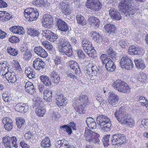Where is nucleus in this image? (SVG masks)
Returning a JSON list of instances; mask_svg holds the SVG:
<instances>
[{"mask_svg":"<svg viewBox=\"0 0 148 148\" xmlns=\"http://www.w3.org/2000/svg\"><path fill=\"white\" fill-rule=\"evenodd\" d=\"M118 6L119 10L127 16L134 14L135 12L133 5L134 0H120Z\"/></svg>","mask_w":148,"mask_h":148,"instance_id":"1","label":"nucleus"},{"mask_svg":"<svg viewBox=\"0 0 148 148\" xmlns=\"http://www.w3.org/2000/svg\"><path fill=\"white\" fill-rule=\"evenodd\" d=\"M58 42V49L60 54L71 57L73 55V51L71 45L67 40L64 37H61Z\"/></svg>","mask_w":148,"mask_h":148,"instance_id":"2","label":"nucleus"},{"mask_svg":"<svg viewBox=\"0 0 148 148\" xmlns=\"http://www.w3.org/2000/svg\"><path fill=\"white\" fill-rule=\"evenodd\" d=\"M107 3L106 5L107 7L106 10L109 12V14L112 19L116 20H119L121 18L120 13L114 8V6L117 4L115 0H106Z\"/></svg>","mask_w":148,"mask_h":148,"instance_id":"3","label":"nucleus"},{"mask_svg":"<svg viewBox=\"0 0 148 148\" xmlns=\"http://www.w3.org/2000/svg\"><path fill=\"white\" fill-rule=\"evenodd\" d=\"M97 122L103 131L107 132L110 130L112 125L111 121L107 116L102 115L98 116Z\"/></svg>","mask_w":148,"mask_h":148,"instance_id":"4","label":"nucleus"},{"mask_svg":"<svg viewBox=\"0 0 148 148\" xmlns=\"http://www.w3.org/2000/svg\"><path fill=\"white\" fill-rule=\"evenodd\" d=\"M84 136L85 137V139L87 141L97 144L99 143V134H96L89 129H85Z\"/></svg>","mask_w":148,"mask_h":148,"instance_id":"5","label":"nucleus"},{"mask_svg":"<svg viewBox=\"0 0 148 148\" xmlns=\"http://www.w3.org/2000/svg\"><path fill=\"white\" fill-rule=\"evenodd\" d=\"M100 59L102 63L105 64L106 68L108 71L112 72L115 70V66L113 62L107 56V54H104L101 55Z\"/></svg>","mask_w":148,"mask_h":148,"instance_id":"6","label":"nucleus"},{"mask_svg":"<svg viewBox=\"0 0 148 148\" xmlns=\"http://www.w3.org/2000/svg\"><path fill=\"white\" fill-rule=\"evenodd\" d=\"M24 15L27 20L32 21L36 20L38 17L39 12L36 9L29 8L25 10Z\"/></svg>","mask_w":148,"mask_h":148,"instance_id":"7","label":"nucleus"},{"mask_svg":"<svg viewBox=\"0 0 148 148\" xmlns=\"http://www.w3.org/2000/svg\"><path fill=\"white\" fill-rule=\"evenodd\" d=\"M39 94H37L33 99V100L35 101L37 104H39V105L36 108V112L38 116L40 117L43 116L46 112V109L44 106H43V102L42 101Z\"/></svg>","mask_w":148,"mask_h":148,"instance_id":"8","label":"nucleus"},{"mask_svg":"<svg viewBox=\"0 0 148 148\" xmlns=\"http://www.w3.org/2000/svg\"><path fill=\"white\" fill-rule=\"evenodd\" d=\"M89 65H90V64L87 66L84 71V73L87 76H88L90 78L97 76L99 73L100 67L96 65L92 66V67H89Z\"/></svg>","mask_w":148,"mask_h":148,"instance_id":"9","label":"nucleus"},{"mask_svg":"<svg viewBox=\"0 0 148 148\" xmlns=\"http://www.w3.org/2000/svg\"><path fill=\"white\" fill-rule=\"evenodd\" d=\"M86 6L92 10L98 11L101 9L102 4L98 0H87Z\"/></svg>","mask_w":148,"mask_h":148,"instance_id":"10","label":"nucleus"},{"mask_svg":"<svg viewBox=\"0 0 148 148\" xmlns=\"http://www.w3.org/2000/svg\"><path fill=\"white\" fill-rule=\"evenodd\" d=\"M111 139L112 144L117 146L121 145L126 141L125 137L123 135L119 134L113 135Z\"/></svg>","mask_w":148,"mask_h":148,"instance_id":"11","label":"nucleus"},{"mask_svg":"<svg viewBox=\"0 0 148 148\" xmlns=\"http://www.w3.org/2000/svg\"><path fill=\"white\" fill-rule=\"evenodd\" d=\"M74 105L78 104L84 106H86L89 103L88 99L87 97L85 95L78 96L75 98L73 100V103Z\"/></svg>","mask_w":148,"mask_h":148,"instance_id":"12","label":"nucleus"},{"mask_svg":"<svg viewBox=\"0 0 148 148\" xmlns=\"http://www.w3.org/2000/svg\"><path fill=\"white\" fill-rule=\"evenodd\" d=\"M120 64L122 68L127 69H131L133 65L130 58L127 56L123 57L121 59Z\"/></svg>","mask_w":148,"mask_h":148,"instance_id":"13","label":"nucleus"},{"mask_svg":"<svg viewBox=\"0 0 148 148\" xmlns=\"http://www.w3.org/2000/svg\"><path fill=\"white\" fill-rule=\"evenodd\" d=\"M42 25L45 28H50L53 24L52 16L49 14H44L42 19Z\"/></svg>","mask_w":148,"mask_h":148,"instance_id":"14","label":"nucleus"},{"mask_svg":"<svg viewBox=\"0 0 148 148\" xmlns=\"http://www.w3.org/2000/svg\"><path fill=\"white\" fill-rule=\"evenodd\" d=\"M125 111L124 107H121L119 109H117L114 113L115 117L119 123L125 117L126 114Z\"/></svg>","mask_w":148,"mask_h":148,"instance_id":"15","label":"nucleus"},{"mask_svg":"<svg viewBox=\"0 0 148 148\" xmlns=\"http://www.w3.org/2000/svg\"><path fill=\"white\" fill-rule=\"evenodd\" d=\"M108 94L109 104L112 106L114 105L119 101V96L113 91H110L108 92Z\"/></svg>","mask_w":148,"mask_h":148,"instance_id":"16","label":"nucleus"},{"mask_svg":"<svg viewBox=\"0 0 148 148\" xmlns=\"http://www.w3.org/2000/svg\"><path fill=\"white\" fill-rule=\"evenodd\" d=\"M120 123L126 125L128 126L132 127L134 126L135 122L129 114H127L125 115V117Z\"/></svg>","mask_w":148,"mask_h":148,"instance_id":"17","label":"nucleus"},{"mask_svg":"<svg viewBox=\"0 0 148 148\" xmlns=\"http://www.w3.org/2000/svg\"><path fill=\"white\" fill-rule=\"evenodd\" d=\"M33 64L34 68L38 70L44 68L45 65V62L41 59L38 58L35 59Z\"/></svg>","mask_w":148,"mask_h":148,"instance_id":"18","label":"nucleus"},{"mask_svg":"<svg viewBox=\"0 0 148 148\" xmlns=\"http://www.w3.org/2000/svg\"><path fill=\"white\" fill-rule=\"evenodd\" d=\"M34 51L38 56L42 58H45L48 56L47 52L40 46L35 47L34 49Z\"/></svg>","mask_w":148,"mask_h":148,"instance_id":"19","label":"nucleus"},{"mask_svg":"<svg viewBox=\"0 0 148 148\" xmlns=\"http://www.w3.org/2000/svg\"><path fill=\"white\" fill-rule=\"evenodd\" d=\"M66 99L62 94L58 93L56 98V105L60 108L64 104H65L66 103Z\"/></svg>","mask_w":148,"mask_h":148,"instance_id":"20","label":"nucleus"},{"mask_svg":"<svg viewBox=\"0 0 148 148\" xmlns=\"http://www.w3.org/2000/svg\"><path fill=\"white\" fill-rule=\"evenodd\" d=\"M57 25L59 30L66 32L69 30V27L66 23L61 19H59L57 21Z\"/></svg>","mask_w":148,"mask_h":148,"instance_id":"21","label":"nucleus"},{"mask_svg":"<svg viewBox=\"0 0 148 148\" xmlns=\"http://www.w3.org/2000/svg\"><path fill=\"white\" fill-rule=\"evenodd\" d=\"M68 63L70 68L73 70L76 74H78L80 73L78 64L76 62L71 60H69Z\"/></svg>","mask_w":148,"mask_h":148,"instance_id":"22","label":"nucleus"},{"mask_svg":"<svg viewBox=\"0 0 148 148\" xmlns=\"http://www.w3.org/2000/svg\"><path fill=\"white\" fill-rule=\"evenodd\" d=\"M29 107L27 104H17L15 107V110L17 111L22 112L23 111L24 112H26L28 110Z\"/></svg>","mask_w":148,"mask_h":148,"instance_id":"23","label":"nucleus"},{"mask_svg":"<svg viewBox=\"0 0 148 148\" xmlns=\"http://www.w3.org/2000/svg\"><path fill=\"white\" fill-rule=\"evenodd\" d=\"M8 62L7 61L0 64V74L4 76L8 73Z\"/></svg>","mask_w":148,"mask_h":148,"instance_id":"24","label":"nucleus"},{"mask_svg":"<svg viewBox=\"0 0 148 148\" xmlns=\"http://www.w3.org/2000/svg\"><path fill=\"white\" fill-rule=\"evenodd\" d=\"M5 75L7 80L10 83H14L16 80V75L14 72H8Z\"/></svg>","mask_w":148,"mask_h":148,"instance_id":"25","label":"nucleus"},{"mask_svg":"<svg viewBox=\"0 0 148 148\" xmlns=\"http://www.w3.org/2000/svg\"><path fill=\"white\" fill-rule=\"evenodd\" d=\"M10 29L13 33L18 34H23L25 32L23 28L19 26H12Z\"/></svg>","mask_w":148,"mask_h":148,"instance_id":"26","label":"nucleus"},{"mask_svg":"<svg viewBox=\"0 0 148 148\" xmlns=\"http://www.w3.org/2000/svg\"><path fill=\"white\" fill-rule=\"evenodd\" d=\"M90 24L95 28L98 27L100 24V21L99 19L97 17L91 16L89 18Z\"/></svg>","mask_w":148,"mask_h":148,"instance_id":"27","label":"nucleus"},{"mask_svg":"<svg viewBox=\"0 0 148 148\" xmlns=\"http://www.w3.org/2000/svg\"><path fill=\"white\" fill-rule=\"evenodd\" d=\"M69 142L67 140L63 139L58 141L56 144L57 148H67L69 145Z\"/></svg>","mask_w":148,"mask_h":148,"instance_id":"28","label":"nucleus"},{"mask_svg":"<svg viewBox=\"0 0 148 148\" xmlns=\"http://www.w3.org/2000/svg\"><path fill=\"white\" fill-rule=\"evenodd\" d=\"M86 122L88 126L90 129H95L96 128L97 125L95 119L90 117L87 118Z\"/></svg>","mask_w":148,"mask_h":148,"instance_id":"29","label":"nucleus"},{"mask_svg":"<svg viewBox=\"0 0 148 148\" xmlns=\"http://www.w3.org/2000/svg\"><path fill=\"white\" fill-rule=\"evenodd\" d=\"M40 79L42 83L46 86L50 87L51 85V80L49 77L46 75L40 76Z\"/></svg>","mask_w":148,"mask_h":148,"instance_id":"30","label":"nucleus"},{"mask_svg":"<svg viewBox=\"0 0 148 148\" xmlns=\"http://www.w3.org/2000/svg\"><path fill=\"white\" fill-rule=\"evenodd\" d=\"M125 82L120 79H118L114 81L112 86L114 89L119 91L121 88L123 86Z\"/></svg>","mask_w":148,"mask_h":148,"instance_id":"31","label":"nucleus"},{"mask_svg":"<svg viewBox=\"0 0 148 148\" xmlns=\"http://www.w3.org/2000/svg\"><path fill=\"white\" fill-rule=\"evenodd\" d=\"M135 65L136 68L141 69H143L146 67L144 60L141 59H135Z\"/></svg>","mask_w":148,"mask_h":148,"instance_id":"32","label":"nucleus"},{"mask_svg":"<svg viewBox=\"0 0 148 148\" xmlns=\"http://www.w3.org/2000/svg\"><path fill=\"white\" fill-rule=\"evenodd\" d=\"M51 77L53 82L55 83H58L60 80V77L57 72L53 71L51 74Z\"/></svg>","mask_w":148,"mask_h":148,"instance_id":"33","label":"nucleus"},{"mask_svg":"<svg viewBox=\"0 0 148 148\" xmlns=\"http://www.w3.org/2000/svg\"><path fill=\"white\" fill-rule=\"evenodd\" d=\"M82 44L84 51L88 49H90L91 47H92L90 42L87 38L83 39Z\"/></svg>","mask_w":148,"mask_h":148,"instance_id":"34","label":"nucleus"},{"mask_svg":"<svg viewBox=\"0 0 148 148\" xmlns=\"http://www.w3.org/2000/svg\"><path fill=\"white\" fill-rule=\"evenodd\" d=\"M27 33L28 35L31 36H38L40 32L38 29L33 28H29L27 30Z\"/></svg>","mask_w":148,"mask_h":148,"instance_id":"35","label":"nucleus"},{"mask_svg":"<svg viewBox=\"0 0 148 148\" xmlns=\"http://www.w3.org/2000/svg\"><path fill=\"white\" fill-rule=\"evenodd\" d=\"M3 143L4 144L6 148H11L13 146L10 138L8 136L4 137L3 138Z\"/></svg>","mask_w":148,"mask_h":148,"instance_id":"36","label":"nucleus"},{"mask_svg":"<svg viewBox=\"0 0 148 148\" xmlns=\"http://www.w3.org/2000/svg\"><path fill=\"white\" fill-rule=\"evenodd\" d=\"M11 17L9 14L6 12L0 11V20L7 21Z\"/></svg>","mask_w":148,"mask_h":148,"instance_id":"37","label":"nucleus"},{"mask_svg":"<svg viewBox=\"0 0 148 148\" xmlns=\"http://www.w3.org/2000/svg\"><path fill=\"white\" fill-rule=\"evenodd\" d=\"M77 22L81 26H84L87 24V21L84 17L81 15H78L76 16Z\"/></svg>","mask_w":148,"mask_h":148,"instance_id":"38","label":"nucleus"},{"mask_svg":"<svg viewBox=\"0 0 148 148\" xmlns=\"http://www.w3.org/2000/svg\"><path fill=\"white\" fill-rule=\"evenodd\" d=\"M93 48H94L92 47L90 49H86L84 51L90 57L95 58H96V53L95 50Z\"/></svg>","mask_w":148,"mask_h":148,"instance_id":"39","label":"nucleus"},{"mask_svg":"<svg viewBox=\"0 0 148 148\" xmlns=\"http://www.w3.org/2000/svg\"><path fill=\"white\" fill-rule=\"evenodd\" d=\"M44 99L46 101H49L52 97V92L49 89L45 90L44 92Z\"/></svg>","mask_w":148,"mask_h":148,"instance_id":"40","label":"nucleus"},{"mask_svg":"<svg viewBox=\"0 0 148 148\" xmlns=\"http://www.w3.org/2000/svg\"><path fill=\"white\" fill-rule=\"evenodd\" d=\"M105 31L108 33H113L115 32V27L114 25L110 24H108L104 26Z\"/></svg>","mask_w":148,"mask_h":148,"instance_id":"41","label":"nucleus"},{"mask_svg":"<svg viewBox=\"0 0 148 148\" xmlns=\"http://www.w3.org/2000/svg\"><path fill=\"white\" fill-rule=\"evenodd\" d=\"M73 106L77 113L81 114L85 112L84 108L83 106L78 105V104H75L74 105V103H73Z\"/></svg>","mask_w":148,"mask_h":148,"instance_id":"42","label":"nucleus"},{"mask_svg":"<svg viewBox=\"0 0 148 148\" xmlns=\"http://www.w3.org/2000/svg\"><path fill=\"white\" fill-rule=\"evenodd\" d=\"M130 89L128 84L125 82V84H123V86L119 90V92L125 93L129 92L130 91Z\"/></svg>","mask_w":148,"mask_h":148,"instance_id":"43","label":"nucleus"},{"mask_svg":"<svg viewBox=\"0 0 148 148\" xmlns=\"http://www.w3.org/2000/svg\"><path fill=\"white\" fill-rule=\"evenodd\" d=\"M41 145L42 147L44 148L49 147L51 145L50 140L48 137H46L43 140L41 143Z\"/></svg>","mask_w":148,"mask_h":148,"instance_id":"44","label":"nucleus"},{"mask_svg":"<svg viewBox=\"0 0 148 148\" xmlns=\"http://www.w3.org/2000/svg\"><path fill=\"white\" fill-rule=\"evenodd\" d=\"M49 3H45L42 0H34L32 2V4L36 6L41 7L46 6V5H48Z\"/></svg>","mask_w":148,"mask_h":148,"instance_id":"45","label":"nucleus"},{"mask_svg":"<svg viewBox=\"0 0 148 148\" xmlns=\"http://www.w3.org/2000/svg\"><path fill=\"white\" fill-rule=\"evenodd\" d=\"M16 121L17 126L19 129H21L23 126L25 122L24 119L21 117L17 118Z\"/></svg>","mask_w":148,"mask_h":148,"instance_id":"46","label":"nucleus"},{"mask_svg":"<svg viewBox=\"0 0 148 148\" xmlns=\"http://www.w3.org/2000/svg\"><path fill=\"white\" fill-rule=\"evenodd\" d=\"M94 97L101 105L103 102H104V97L103 96L100 95L97 92H96L94 94Z\"/></svg>","mask_w":148,"mask_h":148,"instance_id":"47","label":"nucleus"},{"mask_svg":"<svg viewBox=\"0 0 148 148\" xmlns=\"http://www.w3.org/2000/svg\"><path fill=\"white\" fill-rule=\"evenodd\" d=\"M7 51L10 55L13 56H15L18 53V51L17 49L12 48L11 47L8 48Z\"/></svg>","mask_w":148,"mask_h":148,"instance_id":"48","label":"nucleus"},{"mask_svg":"<svg viewBox=\"0 0 148 148\" xmlns=\"http://www.w3.org/2000/svg\"><path fill=\"white\" fill-rule=\"evenodd\" d=\"M107 52L108 54V55H107L110 58V57L112 59H113L115 58L116 56V53L112 49L111 47H109L107 50Z\"/></svg>","mask_w":148,"mask_h":148,"instance_id":"49","label":"nucleus"},{"mask_svg":"<svg viewBox=\"0 0 148 148\" xmlns=\"http://www.w3.org/2000/svg\"><path fill=\"white\" fill-rule=\"evenodd\" d=\"M90 36L95 41L99 40L100 38L99 34L96 32H91L90 33Z\"/></svg>","mask_w":148,"mask_h":148,"instance_id":"50","label":"nucleus"},{"mask_svg":"<svg viewBox=\"0 0 148 148\" xmlns=\"http://www.w3.org/2000/svg\"><path fill=\"white\" fill-rule=\"evenodd\" d=\"M138 79L139 81L145 82L147 80V78L145 73H140L138 76Z\"/></svg>","mask_w":148,"mask_h":148,"instance_id":"51","label":"nucleus"},{"mask_svg":"<svg viewBox=\"0 0 148 148\" xmlns=\"http://www.w3.org/2000/svg\"><path fill=\"white\" fill-rule=\"evenodd\" d=\"M110 135H107L105 136L103 139V143L105 146H107L110 144L109 138Z\"/></svg>","mask_w":148,"mask_h":148,"instance_id":"52","label":"nucleus"},{"mask_svg":"<svg viewBox=\"0 0 148 148\" xmlns=\"http://www.w3.org/2000/svg\"><path fill=\"white\" fill-rule=\"evenodd\" d=\"M32 56V54L31 52L28 50L25 51L24 54V58L26 60H29Z\"/></svg>","mask_w":148,"mask_h":148,"instance_id":"53","label":"nucleus"},{"mask_svg":"<svg viewBox=\"0 0 148 148\" xmlns=\"http://www.w3.org/2000/svg\"><path fill=\"white\" fill-rule=\"evenodd\" d=\"M10 139L13 146L15 148H17L18 145L17 144V140L16 137L13 136Z\"/></svg>","mask_w":148,"mask_h":148,"instance_id":"54","label":"nucleus"},{"mask_svg":"<svg viewBox=\"0 0 148 148\" xmlns=\"http://www.w3.org/2000/svg\"><path fill=\"white\" fill-rule=\"evenodd\" d=\"M61 129H62L66 131L68 134L70 135L72 132L71 128L69 126H68L66 125H63L61 127Z\"/></svg>","mask_w":148,"mask_h":148,"instance_id":"55","label":"nucleus"},{"mask_svg":"<svg viewBox=\"0 0 148 148\" xmlns=\"http://www.w3.org/2000/svg\"><path fill=\"white\" fill-rule=\"evenodd\" d=\"M12 64L13 66L15 67L17 69H18L19 71H21L22 70L21 66L17 61L16 60H13Z\"/></svg>","mask_w":148,"mask_h":148,"instance_id":"56","label":"nucleus"},{"mask_svg":"<svg viewBox=\"0 0 148 148\" xmlns=\"http://www.w3.org/2000/svg\"><path fill=\"white\" fill-rule=\"evenodd\" d=\"M66 74L67 77L69 78L75 79L76 80L78 79V77L75 76L73 74V73L70 71H69L67 72Z\"/></svg>","mask_w":148,"mask_h":148,"instance_id":"57","label":"nucleus"},{"mask_svg":"<svg viewBox=\"0 0 148 148\" xmlns=\"http://www.w3.org/2000/svg\"><path fill=\"white\" fill-rule=\"evenodd\" d=\"M25 91L27 93L30 95H34L36 92L35 89L34 88V86L30 87V88L29 89H26Z\"/></svg>","mask_w":148,"mask_h":148,"instance_id":"58","label":"nucleus"},{"mask_svg":"<svg viewBox=\"0 0 148 148\" xmlns=\"http://www.w3.org/2000/svg\"><path fill=\"white\" fill-rule=\"evenodd\" d=\"M128 42L124 40H121L119 42V45L122 48L126 47L127 46Z\"/></svg>","mask_w":148,"mask_h":148,"instance_id":"59","label":"nucleus"},{"mask_svg":"<svg viewBox=\"0 0 148 148\" xmlns=\"http://www.w3.org/2000/svg\"><path fill=\"white\" fill-rule=\"evenodd\" d=\"M2 122L3 124H9L10 123H13L12 120L9 117H5L3 118Z\"/></svg>","mask_w":148,"mask_h":148,"instance_id":"60","label":"nucleus"},{"mask_svg":"<svg viewBox=\"0 0 148 148\" xmlns=\"http://www.w3.org/2000/svg\"><path fill=\"white\" fill-rule=\"evenodd\" d=\"M57 38V35L55 34L53 32L52 34L50 35V37H49V39L48 40L51 42H53L56 41Z\"/></svg>","mask_w":148,"mask_h":148,"instance_id":"61","label":"nucleus"},{"mask_svg":"<svg viewBox=\"0 0 148 148\" xmlns=\"http://www.w3.org/2000/svg\"><path fill=\"white\" fill-rule=\"evenodd\" d=\"M135 46H131L129 47L128 53L129 54L132 55H135Z\"/></svg>","mask_w":148,"mask_h":148,"instance_id":"62","label":"nucleus"},{"mask_svg":"<svg viewBox=\"0 0 148 148\" xmlns=\"http://www.w3.org/2000/svg\"><path fill=\"white\" fill-rule=\"evenodd\" d=\"M52 33L53 32L50 30L46 29L43 32L42 34L44 37L47 38L49 35H51V34H52Z\"/></svg>","mask_w":148,"mask_h":148,"instance_id":"63","label":"nucleus"},{"mask_svg":"<svg viewBox=\"0 0 148 148\" xmlns=\"http://www.w3.org/2000/svg\"><path fill=\"white\" fill-rule=\"evenodd\" d=\"M141 124L145 128L148 127V119H143L141 121Z\"/></svg>","mask_w":148,"mask_h":148,"instance_id":"64","label":"nucleus"}]
</instances>
